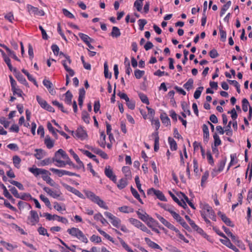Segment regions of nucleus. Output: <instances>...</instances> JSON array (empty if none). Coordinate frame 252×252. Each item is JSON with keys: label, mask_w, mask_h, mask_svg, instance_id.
<instances>
[{"label": "nucleus", "mask_w": 252, "mask_h": 252, "mask_svg": "<svg viewBox=\"0 0 252 252\" xmlns=\"http://www.w3.org/2000/svg\"><path fill=\"white\" fill-rule=\"evenodd\" d=\"M53 161L55 162V165L58 167H64L66 165H69L73 168L77 167L65 152L62 149H60L55 152Z\"/></svg>", "instance_id": "nucleus-1"}, {"label": "nucleus", "mask_w": 252, "mask_h": 252, "mask_svg": "<svg viewBox=\"0 0 252 252\" xmlns=\"http://www.w3.org/2000/svg\"><path fill=\"white\" fill-rule=\"evenodd\" d=\"M67 233L72 237L78 239L79 240L84 243H87L88 240L83 232L76 227H71L67 230Z\"/></svg>", "instance_id": "nucleus-2"}, {"label": "nucleus", "mask_w": 252, "mask_h": 252, "mask_svg": "<svg viewBox=\"0 0 252 252\" xmlns=\"http://www.w3.org/2000/svg\"><path fill=\"white\" fill-rule=\"evenodd\" d=\"M85 194L88 198L90 199L92 202L97 204L100 207L106 210L108 209V206L106 205L104 201L92 191L87 190L85 191Z\"/></svg>", "instance_id": "nucleus-3"}, {"label": "nucleus", "mask_w": 252, "mask_h": 252, "mask_svg": "<svg viewBox=\"0 0 252 252\" xmlns=\"http://www.w3.org/2000/svg\"><path fill=\"white\" fill-rule=\"evenodd\" d=\"M201 209L202 210L200 211L201 216H202V214H204V216L208 217L213 220L216 221V216L215 213L208 204L204 203L202 204Z\"/></svg>", "instance_id": "nucleus-4"}, {"label": "nucleus", "mask_w": 252, "mask_h": 252, "mask_svg": "<svg viewBox=\"0 0 252 252\" xmlns=\"http://www.w3.org/2000/svg\"><path fill=\"white\" fill-rule=\"evenodd\" d=\"M60 55H63V56H64L66 60H64V61H62V64L63 65L65 70L68 72L69 73V75L70 76H74L75 73H74V71H73V69H71L70 67H68V64H70L71 63V60L70 58V57L66 55H65L64 54L63 52H60Z\"/></svg>", "instance_id": "nucleus-5"}, {"label": "nucleus", "mask_w": 252, "mask_h": 252, "mask_svg": "<svg viewBox=\"0 0 252 252\" xmlns=\"http://www.w3.org/2000/svg\"><path fill=\"white\" fill-rule=\"evenodd\" d=\"M30 214V215L28 217L27 223L32 226L35 225L39 221V218L37 212L31 210Z\"/></svg>", "instance_id": "nucleus-6"}, {"label": "nucleus", "mask_w": 252, "mask_h": 252, "mask_svg": "<svg viewBox=\"0 0 252 252\" xmlns=\"http://www.w3.org/2000/svg\"><path fill=\"white\" fill-rule=\"evenodd\" d=\"M50 170L53 172L55 174L57 175L60 177H62L63 175H68L70 176H75L78 177H80V175L78 174L73 173L65 170L51 168L50 169Z\"/></svg>", "instance_id": "nucleus-7"}, {"label": "nucleus", "mask_w": 252, "mask_h": 252, "mask_svg": "<svg viewBox=\"0 0 252 252\" xmlns=\"http://www.w3.org/2000/svg\"><path fill=\"white\" fill-rule=\"evenodd\" d=\"M72 135L76 138L81 140L85 139L87 137V133L82 127H79L76 131H71Z\"/></svg>", "instance_id": "nucleus-8"}, {"label": "nucleus", "mask_w": 252, "mask_h": 252, "mask_svg": "<svg viewBox=\"0 0 252 252\" xmlns=\"http://www.w3.org/2000/svg\"><path fill=\"white\" fill-rule=\"evenodd\" d=\"M36 100L40 106L44 109H45L49 112H54L55 111L54 108L49 105L46 100L43 99L39 95L36 96Z\"/></svg>", "instance_id": "nucleus-9"}, {"label": "nucleus", "mask_w": 252, "mask_h": 252, "mask_svg": "<svg viewBox=\"0 0 252 252\" xmlns=\"http://www.w3.org/2000/svg\"><path fill=\"white\" fill-rule=\"evenodd\" d=\"M104 215L111 220V223L114 227L118 228H120L121 220L119 218L108 212H105Z\"/></svg>", "instance_id": "nucleus-10"}, {"label": "nucleus", "mask_w": 252, "mask_h": 252, "mask_svg": "<svg viewBox=\"0 0 252 252\" xmlns=\"http://www.w3.org/2000/svg\"><path fill=\"white\" fill-rule=\"evenodd\" d=\"M148 195H155L161 201H166V198L163 193L159 190H157L154 188H151L147 191Z\"/></svg>", "instance_id": "nucleus-11"}, {"label": "nucleus", "mask_w": 252, "mask_h": 252, "mask_svg": "<svg viewBox=\"0 0 252 252\" xmlns=\"http://www.w3.org/2000/svg\"><path fill=\"white\" fill-rule=\"evenodd\" d=\"M27 8L30 14H33L35 15L38 16L44 15V12L42 10L39 9L37 7H34L31 4H27Z\"/></svg>", "instance_id": "nucleus-12"}, {"label": "nucleus", "mask_w": 252, "mask_h": 252, "mask_svg": "<svg viewBox=\"0 0 252 252\" xmlns=\"http://www.w3.org/2000/svg\"><path fill=\"white\" fill-rule=\"evenodd\" d=\"M104 173L106 177L112 181L114 183H117L116 176L114 174L112 169L110 166H106L105 168Z\"/></svg>", "instance_id": "nucleus-13"}, {"label": "nucleus", "mask_w": 252, "mask_h": 252, "mask_svg": "<svg viewBox=\"0 0 252 252\" xmlns=\"http://www.w3.org/2000/svg\"><path fill=\"white\" fill-rule=\"evenodd\" d=\"M43 190L54 198H58L62 194V193L59 190H53L46 187L43 188Z\"/></svg>", "instance_id": "nucleus-14"}, {"label": "nucleus", "mask_w": 252, "mask_h": 252, "mask_svg": "<svg viewBox=\"0 0 252 252\" xmlns=\"http://www.w3.org/2000/svg\"><path fill=\"white\" fill-rule=\"evenodd\" d=\"M29 171L32 173L35 177L39 175L42 176L43 174H45L48 172V170H47L33 167L29 168Z\"/></svg>", "instance_id": "nucleus-15"}, {"label": "nucleus", "mask_w": 252, "mask_h": 252, "mask_svg": "<svg viewBox=\"0 0 252 252\" xmlns=\"http://www.w3.org/2000/svg\"><path fill=\"white\" fill-rule=\"evenodd\" d=\"M69 153L70 155L73 157L74 159L75 160L77 163L78 164V165H76L77 167H75V168H81L82 167L84 168V165L82 161L80 159L78 155L74 152V151L72 149H70L69 151Z\"/></svg>", "instance_id": "nucleus-16"}, {"label": "nucleus", "mask_w": 252, "mask_h": 252, "mask_svg": "<svg viewBox=\"0 0 252 252\" xmlns=\"http://www.w3.org/2000/svg\"><path fill=\"white\" fill-rule=\"evenodd\" d=\"M220 241L223 245H225L228 248L233 250L234 252H240L239 249L237 248L236 246H235L234 245L232 244V243L228 238H226L225 239L221 240Z\"/></svg>", "instance_id": "nucleus-17"}, {"label": "nucleus", "mask_w": 252, "mask_h": 252, "mask_svg": "<svg viewBox=\"0 0 252 252\" xmlns=\"http://www.w3.org/2000/svg\"><path fill=\"white\" fill-rule=\"evenodd\" d=\"M51 173L48 171V172L45 174H43L42 176V179L45 181L48 184L52 187H55L56 184L54 181L49 177Z\"/></svg>", "instance_id": "nucleus-18"}, {"label": "nucleus", "mask_w": 252, "mask_h": 252, "mask_svg": "<svg viewBox=\"0 0 252 252\" xmlns=\"http://www.w3.org/2000/svg\"><path fill=\"white\" fill-rule=\"evenodd\" d=\"M90 150L92 152H93L94 153H95L97 155H98L102 158H103L104 159H108V156L107 155V154L98 148H95V147H91L90 148Z\"/></svg>", "instance_id": "nucleus-19"}, {"label": "nucleus", "mask_w": 252, "mask_h": 252, "mask_svg": "<svg viewBox=\"0 0 252 252\" xmlns=\"http://www.w3.org/2000/svg\"><path fill=\"white\" fill-rule=\"evenodd\" d=\"M219 215L220 217L222 220L228 226L231 227H234V224L224 214H222L221 212L219 213Z\"/></svg>", "instance_id": "nucleus-20"}, {"label": "nucleus", "mask_w": 252, "mask_h": 252, "mask_svg": "<svg viewBox=\"0 0 252 252\" xmlns=\"http://www.w3.org/2000/svg\"><path fill=\"white\" fill-rule=\"evenodd\" d=\"M202 130L203 131V140L205 143H207L209 138V131L208 126L203 124L202 126Z\"/></svg>", "instance_id": "nucleus-21"}, {"label": "nucleus", "mask_w": 252, "mask_h": 252, "mask_svg": "<svg viewBox=\"0 0 252 252\" xmlns=\"http://www.w3.org/2000/svg\"><path fill=\"white\" fill-rule=\"evenodd\" d=\"M145 241L146 244L151 248L154 249H160L161 250V247L155 242L152 241L148 237H145Z\"/></svg>", "instance_id": "nucleus-22"}, {"label": "nucleus", "mask_w": 252, "mask_h": 252, "mask_svg": "<svg viewBox=\"0 0 252 252\" xmlns=\"http://www.w3.org/2000/svg\"><path fill=\"white\" fill-rule=\"evenodd\" d=\"M95 228L97 229V230L99 232V233L103 235L106 239L109 240L113 243H115V241L113 240V238L111 237L109 235L107 234L105 231L101 230L98 226L95 225Z\"/></svg>", "instance_id": "nucleus-23"}, {"label": "nucleus", "mask_w": 252, "mask_h": 252, "mask_svg": "<svg viewBox=\"0 0 252 252\" xmlns=\"http://www.w3.org/2000/svg\"><path fill=\"white\" fill-rule=\"evenodd\" d=\"M44 144L49 149L52 148L54 145V142L49 135H46L44 139Z\"/></svg>", "instance_id": "nucleus-24"}, {"label": "nucleus", "mask_w": 252, "mask_h": 252, "mask_svg": "<svg viewBox=\"0 0 252 252\" xmlns=\"http://www.w3.org/2000/svg\"><path fill=\"white\" fill-rule=\"evenodd\" d=\"M129 222L133 226L137 228L140 229L143 223L137 219L134 218H130L128 219Z\"/></svg>", "instance_id": "nucleus-25"}, {"label": "nucleus", "mask_w": 252, "mask_h": 252, "mask_svg": "<svg viewBox=\"0 0 252 252\" xmlns=\"http://www.w3.org/2000/svg\"><path fill=\"white\" fill-rule=\"evenodd\" d=\"M146 223L148 226H149L150 228H152L154 226H157L159 224V223L158 222V221H157L154 219L150 217L148 219L147 221L146 222Z\"/></svg>", "instance_id": "nucleus-26"}, {"label": "nucleus", "mask_w": 252, "mask_h": 252, "mask_svg": "<svg viewBox=\"0 0 252 252\" xmlns=\"http://www.w3.org/2000/svg\"><path fill=\"white\" fill-rule=\"evenodd\" d=\"M15 77L18 80V81L20 82L21 84L25 86H27L28 85V83L26 81L25 78L20 72H17L16 73Z\"/></svg>", "instance_id": "nucleus-27"}, {"label": "nucleus", "mask_w": 252, "mask_h": 252, "mask_svg": "<svg viewBox=\"0 0 252 252\" xmlns=\"http://www.w3.org/2000/svg\"><path fill=\"white\" fill-rule=\"evenodd\" d=\"M0 243L8 251H13L14 249L17 248V245H13L10 243L6 242L4 241H0Z\"/></svg>", "instance_id": "nucleus-28"}, {"label": "nucleus", "mask_w": 252, "mask_h": 252, "mask_svg": "<svg viewBox=\"0 0 252 252\" xmlns=\"http://www.w3.org/2000/svg\"><path fill=\"white\" fill-rule=\"evenodd\" d=\"M128 179L126 178H122L121 179L119 182L117 183V187L120 189H124L127 185L128 183L127 180Z\"/></svg>", "instance_id": "nucleus-29"}, {"label": "nucleus", "mask_w": 252, "mask_h": 252, "mask_svg": "<svg viewBox=\"0 0 252 252\" xmlns=\"http://www.w3.org/2000/svg\"><path fill=\"white\" fill-rule=\"evenodd\" d=\"M35 151L34 156L38 159H41L45 156V151L41 149H36Z\"/></svg>", "instance_id": "nucleus-30"}, {"label": "nucleus", "mask_w": 252, "mask_h": 252, "mask_svg": "<svg viewBox=\"0 0 252 252\" xmlns=\"http://www.w3.org/2000/svg\"><path fill=\"white\" fill-rule=\"evenodd\" d=\"M72 97L73 95L71 92L69 90L67 91L65 94V102L68 105H71Z\"/></svg>", "instance_id": "nucleus-31"}, {"label": "nucleus", "mask_w": 252, "mask_h": 252, "mask_svg": "<svg viewBox=\"0 0 252 252\" xmlns=\"http://www.w3.org/2000/svg\"><path fill=\"white\" fill-rule=\"evenodd\" d=\"M78 35L81 39V40L86 44H89V42H90L93 40V39L91 38H90L88 35L85 34L84 33L80 32L78 33Z\"/></svg>", "instance_id": "nucleus-32"}, {"label": "nucleus", "mask_w": 252, "mask_h": 252, "mask_svg": "<svg viewBox=\"0 0 252 252\" xmlns=\"http://www.w3.org/2000/svg\"><path fill=\"white\" fill-rule=\"evenodd\" d=\"M122 172L125 174L126 178L128 179H130L131 178V172L129 167L124 166L122 168Z\"/></svg>", "instance_id": "nucleus-33"}, {"label": "nucleus", "mask_w": 252, "mask_h": 252, "mask_svg": "<svg viewBox=\"0 0 252 252\" xmlns=\"http://www.w3.org/2000/svg\"><path fill=\"white\" fill-rule=\"evenodd\" d=\"M118 209L121 212L124 213H133L134 212V209L132 208L127 206L120 207Z\"/></svg>", "instance_id": "nucleus-34"}, {"label": "nucleus", "mask_w": 252, "mask_h": 252, "mask_svg": "<svg viewBox=\"0 0 252 252\" xmlns=\"http://www.w3.org/2000/svg\"><path fill=\"white\" fill-rule=\"evenodd\" d=\"M168 141L170 145V149L172 151H176L177 149V144L174 139L171 137H169Z\"/></svg>", "instance_id": "nucleus-35"}, {"label": "nucleus", "mask_w": 252, "mask_h": 252, "mask_svg": "<svg viewBox=\"0 0 252 252\" xmlns=\"http://www.w3.org/2000/svg\"><path fill=\"white\" fill-rule=\"evenodd\" d=\"M160 119L162 123L166 126L170 125V120L165 113L160 115Z\"/></svg>", "instance_id": "nucleus-36"}, {"label": "nucleus", "mask_w": 252, "mask_h": 252, "mask_svg": "<svg viewBox=\"0 0 252 252\" xmlns=\"http://www.w3.org/2000/svg\"><path fill=\"white\" fill-rule=\"evenodd\" d=\"M231 5V2L230 0L228 1L225 4H224L220 12V16H222L225 13V12L228 10V9L230 7Z\"/></svg>", "instance_id": "nucleus-37"}, {"label": "nucleus", "mask_w": 252, "mask_h": 252, "mask_svg": "<svg viewBox=\"0 0 252 252\" xmlns=\"http://www.w3.org/2000/svg\"><path fill=\"white\" fill-rule=\"evenodd\" d=\"M121 32L119 29L117 27H113L112 28L111 35L113 37L117 38L121 35Z\"/></svg>", "instance_id": "nucleus-38"}, {"label": "nucleus", "mask_w": 252, "mask_h": 252, "mask_svg": "<svg viewBox=\"0 0 252 252\" xmlns=\"http://www.w3.org/2000/svg\"><path fill=\"white\" fill-rule=\"evenodd\" d=\"M136 214L138 218L145 222H147L148 219L150 218L149 216L145 212L144 214H142L139 211H136Z\"/></svg>", "instance_id": "nucleus-39"}, {"label": "nucleus", "mask_w": 252, "mask_h": 252, "mask_svg": "<svg viewBox=\"0 0 252 252\" xmlns=\"http://www.w3.org/2000/svg\"><path fill=\"white\" fill-rule=\"evenodd\" d=\"M11 90L14 95L16 94L19 97L22 96L23 91L18 88L17 84L14 85V87H11Z\"/></svg>", "instance_id": "nucleus-40"}, {"label": "nucleus", "mask_w": 252, "mask_h": 252, "mask_svg": "<svg viewBox=\"0 0 252 252\" xmlns=\"http://www.w3.org/2000/svg\"><path fill=\"white\" fill-rule=\"evenodd\" d=\"M130 190H131L132 195L136 199H137L141 204H143V202L142 199H141L140 195H139V193H138L137 191L134 188H133L132 186L130 188Z\"/></svg>", "instance_id": "nucleus-41"}, {"label": "nucleus", "mask_w": 252, "mask_h": 252, "mask_svg": "<svg viewBox=\"0 0 252 252\" xmlns=\"http://www.w3.org/2000/svg\"><path fill=\"white\" fill-rule=\"evenodd\" d=\"M22 72L24 73L28 77L29 81L32 82L34 85L37 86L36 80L31 75L27 70L25 69H22Z\"/></svg>", "instance_id": "nucleus-42"}, {"label": "nucleus", "mask_w": 252, "mask_h": 252, "mask_svg": "<svg viewBox=\"0 0 252 252\" xmlns=\"http://www.w3.org/2000/svg\"><path fill=\"white\" fill-rule=\"evenodd\" d=\"M21 159L18 156L13 157V162L15 167L19 169L20 167V163Z\"/></svg>", "instance_id": "nucleus-43"}, {"label": "nucleus", "mask_w": 252, "mask_h": 252, "mask_svg": "<svg viewBox=\"0 0 252 252\" xmlns=\"http://www.w3.org/2000/svg\"><path fill=\"white\" fill-rule=\"evenodd\" d=\"M138 96H139L140 100H141V101L143 103H145L147 105L149 104L150 103H149L148 98L146 94H143L142 93L140 92L138 93Z\"/></svg>", "instance_id": "nucleus-44"}, {"label": "nucleus", "mask_w": 252, "mask_h": 252, "mask_svg": "<svg viewBox=\"0 0 252 252\" xmlns=\"http://www.w3.org/2000/svg\"><path fill=\"white\" fill-rule=\"evenodd\" d=\"M82 119L86 124L90 123V117L86 111H83L82 113Z\"/></svg>", "instance_id": "nucleus-45"}, {"label": "nucleus", "mask_w": 252, "mask_h": 252, "mask_svg": "<svg viewBox=\"0 0 252 252\" xmlns=\"http://www.w3.org/2000/svg\"><path fill=\"white\" fill-rule=\"evenodd\" d=\"M219 30L220 36V40L222 42H224L226 40V33L225 31L223 30L222 26H220Z\"/></svg>", "instance_id": "nucleus-46"}, {"label": "nucleus", "mask_w": 252, "mask_h": 252, "mask_svg": "<svg viewBox=\"0 0 252 252\" xmlns=\"http://www.w3.org/2000/svg\"><path fill=\"white\" fill-rule=\"evenodd\" d=\"M193 80L191 78L189 79L188 81L184 85V87L189 91L192 88Z\"/></svg>", "instance_id": "nucleus-47"}, {"label": "nucleus", "mask_w": 252, "mask_h": 252, "mask_svg": "<svg viewBox=\"0 0 252 252\" xmlns=\"http://www.w3.org/2000/svg\"><path fill=\"white\" fill-rule=\"evenodd\" d=\"M55 220H57L59 222H61L64 224H67L68 223V220L64 217L59 216L57 215H53Z\"/></svg>", "instance_id": "nucleus-48"}, {"label": "nucleus", "mask_w": 252, "mask_h": 252, "mask_svg": "<svg viewBox=\"0 0 252 252\" xmlns=\"http://www.w3.org/2000/svg\"><path fill=\"white\" fill-rule=\"evenodd\" d=\"M47 128L49 130V131L52 133L54 137H57L58 135L56 132V130H55V128L52 126V125L50 122H48L47 123Z\"/></svg>", "instance_id": "nucleus-49"}, {"label": "nucleus", "mask_w": 252, "mask_h": 252, "mask_svg": "<svg viewBox=\"0 0 252 252\" xmlns=\"http://www.w3.org/2000/svg\"><path fill=\"white\" fill-rule=\"evenodd\" d=\"M225 163H226V160L225 159L221 160H220L219 161V164H218V168L216 170L217 173H220V172H221L223 170L224 167L225 165Z\"/></svg>", "instance_id": "nucleus-50"}, {"label": "nucleus", "mask_w": 252, "mask_h": 252, "mask_svg": "<svg viewBox=\"0 0 252 252\" xmlns=\"http://www.w3.org/2000/svg\"><path fill=\"white\" fill-rule=\"evenodd\" d=\"M54 208L57 211H58L59 212L65 211L66 208H65V205H63L62 206L60 204H59V203H58L57 202H54Z\"/></svg>", "instance_id": "nucleus-51"}, {"label": "nucleus", "mask_w": 252, "mask_h": 252, "mask_svg": "<svg viewBox=\"0 0 252 252\" xmlns=\"http://www.w3.org/2000/svg\"><path fill=\"white\" fill-rule=\"evenodd\" d=\"M104 76L107 78H111L112 75L111 73H109L108 66L107 62H105L104 64Z\"/></svg>", "instance_id": "nucleus-52"}, {"label": "nucleus", "mask_w": 252, "mask_h": 252, "mask_svg": "<svg viewBox=\"0 0 252 252\" xmlns=\"http://www.w3.org/2000/svg\"><path fill=\"white\" fill-rule=\"evenodd\" d=\"M213 138L214 139L215 147H218L221 144V140L220 139L219 136L216 133H215L213 135Z\"/></svg>", "instance_id": "nucleus-53"}, {"label": "nucleus", "mask_w": 252, "mask_h": 252, "mask_svg": "<svg viewBox=\"0 0 252 252\" xmlns=\"http://www.w3.org/2000/svg\"><path fill=\"white\" fill-rule=\"evenodd\" d=\"M228 237H230L232 241L239 247L240 246V245L242 244V241L239 240L238 238L236 236L234 235L232 233Z\"/></svg>", "instance_id": "nucleus-54"}, {"label": "nucleus", "mask_w": 252, "mask_h": 252, "mask_svg": "<svg viewBox=\"0 0 252 252\" xmlns=\"http://www.w3.org/2000/svg\"><path fill=\"white\" fill-rule=\"evenodd\" d=\"M37 231L40 235L43 236H47V237H49V234L47 232V230L46 228L42 226L39 227L37 229Z\"/></svg>", "instance_id": "nucleus-55"}, {"label": "nucleus", "mask_w": 252, "mask_h": 252, "mask_svg": "<svg viewBox=\"0 0 252 252\" xmlns=\"http://www.w3.org/2000/svg\"><path fill=\"white\" fill-rule=\"evenodd\" d=\"M203 89V87H199L196 90L193 95L194 98L198 99L199 98Z\"/></svg>", "instance_id": "nucleus-56"}, {"label": "nucleus", "mask_w": 252, "mask_h": 252, "mask_svg": "<svg viewBox=\"0 0 252 252\" xmlns=\"http://www.w3.org/2000/svg\"><path fill=\"white\" fill-rule=\"evenodd\" d=\"M249 106V103L247 99L243 98L242 100V109L244 112H247L248 107Z\"/></svg>", "instance_id": "nucleus-57"}, {"label": "nucleus", "mask_w": 252, "mask_h": 252, "mask_svg": "<svg viewBox=\"0 0 252 252\" xmlns=\"http://www.w3.org/2000/svg\"><path fill=\"white\" fill-rule=\"evenodd\" d=\"M144 74L145 71L144 70L136 69L134 71V76L138 79H140Z\"/></svg>", "instance_id": "nucleus-58"}, {"label": "nucleus", "mask_w": 252, "mask_h": 252, "mask_svg": "<svg viewBox=\"0 0 252 252\" xmlns=\"http://www.w3.org/2000/svg\"><path fill=\"white\" fill-rule=\"evenodd\" d=\"M40 199L45 203V204L48 207L51 206L50 202L49 199L43 194L39 196Z\"/></svg>", "instance_id": "nucleus-59"}, {"label": "nucleus", "mask_w": 252, "mask_h": 252, "mask_svg": "<svg viewBox=\"0 0 252 252\" xmlns=\"http://www.w3.org/2000/svg\"><path fill=\"white\" fill-rule=\"evenodd\" d=\"M147 22L146 20L141 19L138 20V24L139 26V29L140 31H143L144 29V26L147 24Z\"/></svg>", "instance_id": "nucleus-60"}, {"label": "nucleus", "mask_w": 252, "mask_h": 252, "mask_svg": "<svg viewBox=\"0 0 252 252\" xmlns=\"http://www.w3.org/2000/svg\"><path fill=\"white\" fill-rule=\"evenodd\" d=\"M52 162H55V161H53V158L52 159L50 158H47L41 161V165L42 166H46L51 164Z\"/></svg>", "instance_id": "nucleus-61"}, {"label": "nucleus", "mask_w": 252, "mask_h": 252, "mask_svg": "<svg viewBox=\"0 0 252 252\" xmlns=\"http://www.w3.org/2000/svg\"><path fill=\"white\" fill-rule=\"evenodd\" d=\"M0 123L5 128H7L9 125V122L4 117L0 118Z\"/></svg>", "instance_id": "nucleus-62"}, {"label": "nucleus", "mask_w": 252, "mask_h": 252, "mask_svg": "<svg viewBox=\"0 0 252 252\" xmlns=\"http://www.w3.org/2000/svg\"><path fill=\"white\" fill-rule=\"evenodd\" d=\"M90 241L92 242L99 243L101 242V239L100 237L95 235H93L90 237Z\"/></svg>", "instance_id": "nucleus-63"}, {"label": "nucleus", "mask_w": 252, "mask_h": 252, "mask_svg": "<svg viewBox=\"0 0 252 252\" xmlns=\"http://www.w3.org/2000/svg\"><path fill=\"white\" fill-rule=\"evenodd\" d=\"M10 188L9 190L11 191V193L16 198L20 197V194H19L18 190L17 189L14 187L9 186Z\"/></svg>", "instance_id": "nucleus-64"}]
</instances>
